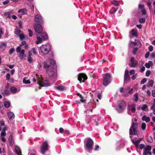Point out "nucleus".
Segmentation results:
<instances>
[{
    "instance_id": "nucleus-1",
    "label": "nucleus",
    "mask_w": 155,
    "mask_h": 155,
    "mask_svg": "<svg viewBox=\"0 0 155 155\" xmlns=\"http://www.w3.org/2000/svg\"><path fill=\"white\" fill-rule=\"evenodd\" d=\"M55 62L53 59H49L45 63L44 67L47 68V72L50 77H55L56 69L54 68Z\"/></svg>"
},
{
    "instance_id": "nucleus-2",
    "label": "nucleus",
    "mask_w": 155,
    "mask_h": 155,
    "mask_svg": "<svg viewBox=\"0 0 155 155\" xmlns=\"http://www.w3.org/2000/svg\"><path fill=\"white\" fill-rule=\"evenodd\" d=\"M51 50V45L48 44L42 45L40 48L39 52L42 55L48 54Z\"/></svg>"
},
{
    "instance_id": "nucleus-3",
    "label": "nucleus",
    "mask_w": 155,
    "mask_h": 155,
    "mask_svg": "<svg viewBox=\"0 0 155 155\" xmlns=\"http://www.w3.org/2000/svg\"><path fill=\"white\" fill-rule=\"evenodd\" d=\"M94 142L90 138H87L85 139L84 147L85 149L89 151L92 150Z\"/></svg>"
},
{
    "instance_id": "nucleus-4",
    "label": "nucleus",
    "mask_w": 155,
    "mask_h": 155,
    "mask_svg": "<svg viewBox=\"0 0 155 155\" xmlns=\"http://www.w3.org/2000/svg\"><path fill=\"white\" fill-rule=\"evenodd\" d=\"M138 124L133 122L129 130V134L130 135H135L137 134Z\"/></svg>"
},
{
    "instance_id": "nucleus-5",
    "label": "nucleus",
    "mask_w": 155,
    "mask_h": 155,
    "mask_svg": "<svg viewBox=\"0 0 155 155\" xmlns=\"http://www.w3.org/2000/svg\"><path fill=\"white\" fill-rule=\"evenodd\" d=\"M111 76L109 73H107L103 77V84L107 86L110 83Z\"/></svg>"
},
{
    "instance_id": "nucleus-6",
    "label": "nucleus",
    "mask_w": 155,
    "mask_h": 155,
    "mask_svg": "<svg viewBox=\"0 0 155 155\" xmlns=\"http://www.w3.org/2000/svg\"><path fill=\"white\" fill-rule=\"evenodd\" d=\"M49 145L47 141L43 142L40 147V151L41 153L44 154L48 150Z\"/></svg>"
},
{
    "instance_id": "nucleus-7",
    "label": "nucleus",
    "mask_w": 155,
    "mask_h": 155,
    "mask_svg": "<svg viewBox=\"0 0 155 155\" xmlns=\"http://www.w3.org/2000/svg\"><path fill=\"white\" fill-rule=\"evenodd\" d=\"M41 37L40 36H37V41L36 42V44H38L41 43L43 41H44L47 39L48 38V36L45 33H42L41 36Z\"/></svg>"
},
{
    "instance_id": "nucleus-8",
    "label": "nucleus",
    "mask_w": 155,
    "mask_h": 155,
    "mask_svg": "<svg viewBox=\"0 0 155 155\" xmlns=\"http://www.w3.org/2000/svg\"><path fill=\"white\" fill-rule=\"evenodd\" d=\"M118 109L117 110L119 112L125 110L126 107V104L123 101H120L118 102Z\"/></svg>"
},
{
    "instance_id": "nucleus-9",
    "label": "nucleus",
    "mask_w": 155,
    "mask_h": 155,
    "mask_svg": "<svg viewBox=\"0 0 155 155\" xmlns=\"http://www.w3.org/2000/svg\"><path fill=\"white\" fill-rule=\"evenodd\" d=\"M34 28L35 31L38 33H40L43 31L42 26L39 24H35L34 25Z\"/></svg>"
},
{
    "instance_id": "nucleus-10",
    "label": "nucleus",
    "mask_w": 155,
    "mask_h": 155,
    "mask_svg": "<svg viewBox=\"0 0 155 155\" xmlns=\"http://www.w3.org/2000/svg\"><path fill=\"white\" fill-rule=\"evenodd\" d=\"M34 21L37 23L42 24L43 23V19L41 16L37 14L35 15L34 18Z\"/></svg>"
},
{
    "instance_id": "nucleus-11",
    "label": "nucleus",
    "mask_w": 155,
    "mask_h": 155,
    "mask_svg": "<svg viewBox=\"0 0 155 155\" xmlns=\"http://www.w3.org/2000/svg\"><path fill=\"white\" fill-rule=\"evenodd\" d=\"M136 104H132L130 105H129L127 109L128 113L130 114L131 111L132 113H135L136 111Z\"/></svg>"
},
{
    "instance_id": "nucleus-12",
    "label": "nucleus",
    "mask_w": 155,
    "mask_h": 155,
    "mask_svg": "<svg viewBox=\"0 0 155 155\" xmlns=\"http://www.w3.org/2000/svg\"><path fill=\"white\" fill-rule=\"evenodd\" d=\"M133 91L132 88L130 89L129 87H127L124 89V95L126 97H128L130 95L132 94V92Z\"/></svg>"
},
{
    "instance_id": "nucleus-13",
    "label": "nucleus",
    "mask_w": 155,
    "mask_h": 155,
    "mask_svg": "<svg viewBox=\"0 0 155 155\" xmlns=\"http://www.w3.org/2000/svg\"><path fill=\"white\" fill-rule=\"evenodd\" d=\"M40 85L42 86H48L50 85V83L47 80L42 79L38 83Z\"/></svg>"
},
{
    "instance_id": "nucleus-14",
    "label": "nucleus",
    "mask_w": 155,
    "mask_h": 155,
    "mask_svg": "<svg viewBox=\"0 0 155 155\" xmlns=\"http://www.w3.org/2000/svg\"><path fill=\"white\" fill-rule=\"evenodd\" d=\"M87 77L86 75L84 74H80L78 75V79L81 82L82 79L83 80L82 82H84V81L87 79Z\"/></svg>"
},
{
    "instance_id": "nucleus-15",
    "label": "nucleus",
    "mask_w": 155,
    "mask_h": 155,
    "mask_svg": "<svg viewBox=\"0 0 155 155\" xmlns=\"http://www.w3.org/2000/svg\"><path fill=\"white\" fill-rule=\"evenodd\" d=\"M130 61L131 62V64L130 65V66L131 67H135L138 64L137 61L135 60L134 58H132L130 60Z\"/></svg>"
},
{
    "instance_id": "nucleus-16",
    "label": "nucleus",
    "mask_w": 155,
    "mask_h": 155,
    "mask_svg": "<svg viewBox=\"0 0 155 155\" xmlns=\"http://www.w3.org/2000/svg\"><path fill=\"white\" fill-rule=\"evenodd\" d=\"M128 70H126L124 76V80L125 81H128L130 80V77L129 75Z\"/></svg>"
},
{
    "instance_id": "nucleus-17",
    "label": "nucleus",
    "mask_w": 155,
    "mask_h": 155,
    "mask_svg": "<svg viewBox=\"0 0 155 155\" xmlns=\"http://www.w3.org/2000/svg\"><path fill=\"white\" fill-rule=\"evenodd\" d=\"M7 45L6 43L2 42L0 43V48L3 51H4L6 48Z\"/></svg>"
},
{
    "instance_id": "nucleus-18",
    "label": "nucleus",
    "mask_w": 155,
    "mask_h": 155,
    "mask_svg": "<svg viewBox=\"0 0 155 155\" xmlns=\"http://www.w3.org/2000/svg\"><path fill=\"white\" fill-rule=\"evenodd\" d=\"M153 65V63L151 61H149L148 63H146L145 64V66L147 68H150L151 66H152Z\"/></svg>"
},
{
    "instance_id": "nucleus-19",
    "label": "nucleus",
    "mask_w": 155,
    "mask_h": 155,
    "mask_svg": "<svg viewBox=\"0 0 155 155\" xmlns=\"http://www.w3.org/2000/svg\"><path fill=\"white\" fill-rule=\"evenodd\" d=\"M8 116L10 120H12L15 117V115L14 113L12 112H10L8 113Z\"/></svg>"
},
{
    "instance_id": "nucleus-20",
    "label": "nucleus",
    "mask_w": 155,
    "mask_h": 155,
    "mask_svg": "<svg viewBox=\"0 0 155 155\" xmlns=\"http://www.w3.org/2000/svg\"><path fill=\"white\" fill-rule=\"evenodd\" d=\"M142 120L147 123L150 121V118L148 117H146L145 115H144L142 117Z\"/></svg>"
},
{
    "instance_id": "nucleus-21",
    "label": "nucleus",
    "mask_w": 155,
    "mask_h": 155,
    "mask_svg": "<svg viewBox=\"0 0 155 155\" xmlns=\"http://www.w3.org/2000/svg\"><path fill=\"white\" fill-rule=\"evenodd\" d=\"M27 10L25 8H23L19 10L18 11V12L19 13L20 15H22L25 14Z\"/></svg>"
},
{
    "instance_id": "nucleus-22",
    "label": "nucleus",
    "mask_w": 155,
    "mask_h": 155,
    "mask_svg": "<svg viewBox=\"0 0 155 155\" xmlns=\"http://www.w3.org/2000/svg\"><path fill=\"white\" fill-rule=\"evenodd\" d=\"M24 53L25 50L23 49L20 52L19 56L21 59H24Z\"/></svg>"
},
{
    "instance_id": "nucleus-23",
    "label": "nucleus",
    "mask_w": 155,
    "mask_h": 155,
    "mask_svg": "<svg viewBox=\"0 0 155 155\" xmlns=\"http://www.w3.org/2000/svg\"><path fill=\"white\" fill-rule=\"evenodd\" d=\"M12 14V12H7L5 13L4 15L6 17L8 18H11V14Z\"/></svg>"
},
{
    "instance_id": "nucleus-24",
    "label": "nucleus",
    "mask_w": 155,
    "mask_h": 155,
    "mask_svg": "<svg viewBox=\"0 0 155 155\" xmlns=\"http://www.w3.org/2000/svg\"><path fill=\"white\" fill-rule=\"evenodd\" d=\"M11 92L12 93H15L17 91V89L14 87H11L10 89Z\"/></svg>"
},
{
    "instance_id": "nucleus-25",
    "label": "nucleus",
    "mask_w": 155,
    "mask_h": 155,
    "mask_svg": "<svg viewBox=\"0 0 155 155\" xmlns=\"http://www.w3.org/2000/svg\"><path fill=\"white\" fill-rule=\"evenodd\" d=\"M57 88L59 90L61 91L64 90L66 89L65 87L62 85H60L57 86Z\"/></svg>"
},
{
    "instance_id": "nucleus-26",
    "label": "nucleus",
    "mask_w": 155,
    "mask_h": 155,
    "mask_svg": "<svg viewBox=\"0 0 155 155\" xmlns=\"http://www.w3.org/2000/svg\"><path fill=\"white\" fill-rule=\"evenodd\" d=\"M4 105L5 108H8L10 107V103L9 102L6 101L4 102Z\"/></svg>"
},
{
    "instance_id": "nucleus-27",
    "label": "nucleus",
    "mask_w": 155,
    "mask_h": 155,
    "mask_svg": "<svg viewBox=\"0 0 155 155\" xmlns=\"http://www.w3.org/2000/svg\"><path fill=\"white\" fill-rule=\"evenodd\" d=\"M131 140L133 143L136 146H138L140 141V140H136L134 141L133 139H131Z\"/></svg>"
},
{
    "instance_id": "nucleus-28",
    "label": "nucleus",
    "mask_w": 155,
    "mask_h": 155,
    "mask_svg": "<svg viewBox=\"0 0 155 155\" xmlns=\"http://www.w3.org/2000/svg\"><path fill=\"white\" fill-rule=\"evenodd\" d=\"M15 150L17 154L20 155L21 153V150L17 146H16L15 147Z\"/></svg>"
},
{
    "instance_id": "nucleus-29",
    "label": "nucleus",
    "mask_w": 155,
    "mask_h": 155,
    "mask_svg": "<svg viewBox=\"0 0 155 155\" xmlns=\"http://www.w3.org/2000/svg\"><path fill=\"white\" fill-rule=\"evenodd\" d=\"M153 81L152 80H150L147 83V86L149 87L150 86L151 87H152L153 86Z\"/></svg>"
},
{
    "instance_id": "nucleus-30",
    "label": "nucleus",
    "mask_w": 155,
    "mask_h": 155,
    "mask_svg": "<svg viewBox=\"0 0 155 155\" xmlns=\"http://www.w3.org/2000/svg\"><path fill=\"white\" fill-rule=\"evenodd\" d=\"M80 97V101L82 103H84L85 102L86 100L83 97L79 94H77Z\"/></svg>"
},
{
    "instance_id": "nucleus-31",
    "label": "nucleus",
    "mask_w": 155,
    "mask_h": 155,
    "mask_svg": "<svg viewBox=\"0 0 155 155\" xmlns=\"http://www.w3.org/2000/svg\"><path fill=\"white\" fill-rule=\"evenodd\" d=\"M144 151L143 153V155H148V154H149V155H151V153L150 151H148L147 150L144 149Z\"/></svg>"
},
{
    "instance_id": "nucleus-32",
    "label": "nucleus",
    "mask_w": 155,
    "mask_h": 155,
    "mask_svg": "<svg viewBox=\"0 0 155 155\" xmlns=\"http://www.w3.org/2000/svg\"><path fill=\"white\" fill-rule=\"evenodd\" d=\"M151 4L152 2L150 1L147 2V6L148 7L150 11H151Z\"/></svg>"
},
{
    "instance_id": "nucleus-33",
    "label": "nucleus",
    "mask_w": 155,
    "mask_h": 155,
    "mask_svg": "<svg viewBox=\"0 0 155 155\" xmlns=\"http://www.w3.org/2000/svg\"><path fill=\"white\" fill-rule=\"evenodd\" d=\"M21 30L18 28H16L15 31V33L17 35H19L20 33Z\"/></svg>"
},
{
    "instance_id": "nucleus-34",
    "label": "nucleus",
    "mask_w": 155,
    "mask_h": 155,
    "mask_svg": "<svg viewBox=\"0 0 155 155\" xmlns=\"http://www.w3.org/2000/svg\"><path fill=\"white\" fill-rule=\"evenodd\" d=\"M112 2L115 6H119V5L117 1L116 0H112Z\"/></svg>"
},
{
    "instance_id": "nucleus-35",
    "label": "nucleus",
    "mask_w": 155,
    "mask_h": 155,
    "mask_svg": "<svg viewBox=\"0 0 155 155\" xmlns=\"http://www.w3.org/2000/svg\"><path fill=\"white\" fill-rule=\"evenodd\" d=\"M146 127V124L145 123H143L141 124V127L143 130H144Z\"/></svg>"
},
{
    "instance_id": "nucleus-36",
    "label": "nucleus",
    "mask_w": 155,
    "mask_h": 155,
    "mask_svg": "<svg viewBox=\"0 0 155 155\" xmlns=\"http://www.w3.org/2000/svg\"><path fill=\"white\" fill-rule=\"evenodd\" d=\"M134 101L135 102H137L139 99L138 94H134Z\"/></svg>"
},
{
    "instance_id": "nucleus-37",
    "label": "nucleus",
    "mask_w": 155,
    "mask_h": 155,
    "mask_svg": "<svg viewBox=\"0 0 155 155\" xmlns=\"http://www.w3.org/2000/svg\"><path fill=\"white\" fill-rule=\"evenodd\" d=\"M8 142L10 145H12V135H10L8 138Z\"/></svg>"
},
{
    "instance_id": "nucleus-38",
    "label": "nucleus",
    "mask_w": 155,
    "mask_h": 155,
    "mask_svg": "<svg viewBox=\"0 0 155 155\" xmlns=\"http://www.w3.org/2000/svg\"><path fill=\"white\" fill-rule=\"evenodd\" d=\"M131 32L132 33V35L134 36H136L137 35V31L136 30L134 29H133L131 31Z\"/></svg>"
},
{
    "instance_id": "nucleus-39",
    "label": "nucleus",
    "mask_w": 155,
    "mask_h": 155,
    "mask_svg": "<svg viewBox=\"0 0 155 155\" xmlns=\"http://www.w3.org/2000/svg\"><path fill=\"white\" fill-rule=\"evenodd\" d=\"M145 19L144 18H140L139 19V22L141 23H143L145 22Z\"/></svg>"
},
{
    "instance_id": "nucleus-40",
    "label": "nucleus",
    "mask_w": 155,
    "mask_h": 155,
    "mask_svg": "<svg viewBox=\"0 0 155 155\" xmlns=\"http://www.w3.org/2000/svg\"><path fill=\"white\" fill-rule=\"evenodd\" d=\"M23 82L25 84H29L30 83V81L28 80H26L25 79H24L23 80Z\"/></svg>"
},
{
    "instance_id": "nucleus-41",
    "label": "nucleus",
    "mask_w": 155,
    "mask_h": 155,
    "mask_svg": "<svg viewBox=\"0 0 155 155\" xmlns=\"http://www.w3.org/2000/svg\"><path fill=\"white\" fill-rule=\"evenodd\" d=\"M147 108V104H144L143 106L141 107V109L142 110H145Z\"/></svg>"
},
{
    "instance_id": "nucleus-42",
    "label": "nucleus",
    "mask_w": 155,
    "mask_h": 155,
    "mask_svg": "<svg viewBox=\"0 0 155 155\" xmlns=\"http://www.w3.org/2000/svg\"><path fill=\"white\" fill-rule=\"evenodd\" d=\"M28 61L29 62V63H31L33 61V60L31 57L28 56L27 57Z\"/></svg>"
},
{
    "instance_id": "nucleus-43",
    "label": "nucleus",
    "mask_w": 155,
    "mask_h": 155,
    "mask_svg": "<svg viewBox=\"0 0 155 155\" xmlns=\"http://www.w3.org/2000/svg\"><path fill=\"white\" fill-rule=\"evenodd\" d=\"M4 94L6 95H8L10 94L9 91L8 89H5L4 90Z\"/></svg>"
},
{
    "instance_id": "nucleus-44",
    "label": "nucleus",
    "mask_w": 155,
    "mask_h": 155,
    "mask_svg": "<svg viewBox=\"0 0 155 155\" xmlns=\"http://www.w3.org/2000/svg\"><path fill=\"white\" fill-rule=\"evenodd\" d=\"M10 74L9 73L6 74V80L9 81L10 80Z\"/></svg>"
},
{
    "instance_id": "nucleus-45",
    "label": "nucleus",
    "mask_w": 155,
    "mask_h": 155,
    "mask_svg": "<svg viewBox=\"0 0 155 155\" xmlns=\"http://www.w3.org/2000/svg\"><path fill=\"white\" fill-rule=\"evenodd\" d=\"M144 149L147 150L148 151H150L151 150V147L150 145H148L144 148Z\"/></svg>"
},
{
    "instance_id": "nucleus-46",
    "label": "nucleus",
    "mask_w": 155,
    "mask_h": 155,
    "mask_svg": "<svg viewBox=\"0 0 155 155\" xmlns=\"http://www.w3.org/2000/svg\"><path fill=\"white\" fill-rule=\"evenodd\" d=\"M32 50L33 51V53L35 54H37V49L36 48H32Z\"/></svg>"
},
{
    "instance_id": "nucleus-47",
    "label": "nucleus",
    "mask_w": 155,
    "mask_h": 155,
    "mask_svg": "<svg viewBox=\"0 0 155 155\" xmlns=\"http://www.w3.org/2000/svg\"><path fill=\"white\" fill-rule=\"evenodd\" d=\"M29 35L30 37H31L33 35V32L30 29H28Z\"/></svg>"
},
{
    "instance_id": "nucleus-48",
    "label": "nucleus",
    "mask_w": 155,
    "mask_h": 155,
    "mask_svg": "<svg viewBox=\"0 0 155 155\" xmlns=\"http://www.w3.org/2000/svg\"><path fill=\"white\" fill-rule=\"evenodd\" d=\"M19 37L21 40H22L25 38L24 35L23 34H21L19 35Z\"/></svg>"
},
{
    "instance_id": "nucleus-49",
    "label": "nucleus",
    "mask_w": 155,
    "mask_h": 155,
    "mask_svg": "<svg viewBox=\"0 0 155 155\" xmlns=\"http://www.w3.org/2000/svg\"><path fill=\"white\" fill-rule=\"evenodd\" d=\"M147 81V79L146 78H144L141 81L140 83L142 84H143L145 83Z\"/></svg>"
},
{
    "instance_id": "nucleus-50",
    "label": "nucleus",
    "mask_w": 155,
    "mask_h": 155,
    "mask_svg": "<svg viewBox=\"0 0 155 155\" xmlns=\"http://www.w3.org/2000/svg\"><path fill=\"white\" fill-rule=\"evenodd\" d=\"M141 12L142 13V14L143 15H145L146 14V10L144 8L143 9H142L141 10Z\"/></svg>"
},
{
    "instance_id": "nucleus-51",
    "label": "nucleus",
    "mask_w": 155,
    "mask_h": 155,
    "mask_svg": "<svg viewBox=\"0 0 155 155\" xmlns=\"http://www.w3.org/2000/svg\"><path fill=\"white\" fill-rule=\"evenodd\" d=\"M150 70L147 71L146 73V75L147 77H148L150 74Z\"/></svg>"
},
{
    "instance_id": "nucleus-52",
    "label": "nucleus",
    "mask_w": 155,
    "mask_h": 155,
    "mask_svg": "<svg viewBox=\"0 0 155 155\" xmlns=\"http://www.w3.org/2000/svg\"><path fill=\"white\" fill-rule=\"evenodd\" d=\"M144 5H143V4H142V5L140 4L139 5V8L141 9L142 10V9H144Z\"/></svg>"
},
{
    "instance_id": "nucleus-53",
    "label": "nucleus",
    "mask_w": 155,
    "mask_h": 155,
    "mask_svg": "<svg viewBox=\"0 0 155 155\" xmlns=\"http://www.w3.org/2000/svg\"><path fill=\"white\" fill-rule=\"evenodd\" d=\"M15 51V49L14 48H12L9 50V53L11 54L13 52Z\"/></svg>"
},
{
    "instance_id": "nucleus-54",
    "label": "nucleus",
    "mask_w": 155,
    "mask_h": 155,
    "mask_svg": "<svg viewBox=\"0 0 155 155\" xmlns=\"http://www.w3.org/2000/svg\"><path fill=\"white\" fill-rule=\"evenodd\" d=\"M138 48H134L133 50V53L134 54H136L137 53V50Z\"/></svg>"
},
{
    "instance_id": "nucleus-55",
    "label": "nucleus",
    "mask_w": 155,
    "mask_h": 155,
    "mask_svg": "<svg viewBox=\"0 0 155 155\" xmlns=\"http://www.w3.org/2000/svg\"><path fill=\"white\" fill-rule=\"evenodd\" d=\"M21 49V47L20 46H18L16 48V51L17 52H20Z\"/></svg>"
},
{
    "instance_id": "nucleus-56",
    "label": "nucleus",
    "mask_w": 155,
    "mask_h": 155,
    "mask_svg": "<svg viewBox=\"0 0 155 155\" xmlns=\"http://www.w3.org/2000/svg\"><path fill=\"white\" fill-rule=\"evenodd\" d=\"M135 73V70L133 69L131 70L130 71V75L134 74Z\"/></svg>"
},
{
    "instance_id": "nucleus-57",
    "label": "nucleus",
    "mask_w": 155,
    "mask_h": 155,
    "mask_svg": "<svg viewBox=\"0 0 155 155\" xmlns=\"http://www.w3.org/2000/svg\"><path fill=\"white\" fill-rule=\"evenodd\" d=\"M6 135V133L5 131H2L1 133V137H3Z\"/></svg>"
},
{
    "instance_id": "nucleus-58",
    "label": "nucleus",
    "mask_w": 155,
    "mask_h": 155,
    "mask_svg": "<svg viewBox=\"0 0 155 155\" xmlns=\"http://www.w3.org/2000/svg\"><path fill=\"white\" fill-rule=\"evenodd\" d=\"M26 44V41H22L21 42V44H20V46H21H21H23L24 45H25V44Z\"/></svg>"
},
{
    "instance_id": "nucleus-59",
    "label": "nucleus",
    "mask_w": 155,
    "mask_h": 155,
    "mask_svg": "<svg viewBox=\"0 0 155 155\" xmlns=\"http://www.w3.org/2000/svg\"><path fill=\"white\" fill-rule=\"evenodd\" d=\"M149 51H153V47L151 46V45H150V46L149 47Z\"/></svg>"
},
{
    "instance_id": "nucleus-60",
    "label": "nucleus",
    "mask_w": 155,
    "mask_h": 155,
    "mask_svg": "<svg viewBox=\"0 0 155 155\" xmlns=\"http://www.w3.org/2000/svg\"><path fill=\"white\" fill-rule=\"evenodd\" d=\"M137 76V74H135L133 75L132 76V79L133 80H135Z\"/></svg>"
},
{
    "instance_id": "nucleus-61",
    "label": "nucleus",
    "mask_w": 155,
    "mask_h": 155,
    "mask_svg": "<svg viewBox=\"0 0 155 155\" xmlns=\"http://www.w3.org/2000/svg\"><path fill=\"white\" fill-rule=\"evenodd\" d=\"M133 44H134V45H139V47H140V43L139 42H133Z\"/></svg>"
},
{
    "instance_id": "nucleus-62",
    "label": "nucleus",
    "mask_w": 155,
    "mask_h": 155,
    "mask_svg": "<svg viewBox=\"0 0 155 155\" xmlns=\"http://www.w3.org/2000/svg\"><path fill=\"white\" fill-rule=\"evenodd\" d=\"M9 2V0H7L3 2V4L4 5H6L8 4Z\"/></svg>"
},
{
    "instance_id": "nucleus-63",
    "label": "nucleus",
    "mask_w": 155,
    "mask_h": 155,
    "mask_svg": "<svg viewBox=\"0 0 155 155\" xmlns=\"http://www.w3.org/2000/svg\"><path fill=\"white\" fill-rule=\"evenodd\" d=\"M152 96L153 97H155V90H152Z\"/></svg>"
},
{
    "instance_id": "nucleus-64",
    "label": "nucleus",
    "mask_w": 155,
    "mask_h": 155,
    "mask_svg": "<svg viewBox=\"0 0 155 155\" xmlns=\"http://www.w3.org/2000/svg\"><path fill=\"white\" fill-rule=\"evenodd\" d=\"M150 108L153 110H155V104L152 105Z\"/></svg>"
}]
</instances>
